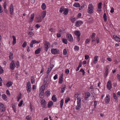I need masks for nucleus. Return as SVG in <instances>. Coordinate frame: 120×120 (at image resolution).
I'll use <instances>...</instances> for the list:
<instances>
[{"label": "nucleus", "instance_id": "1", "mask_svg": "<svg viewBox=\"0 0 120 120\" xmlns=\"http://www.w3.org/2000/svg\"><path fill=\"white\" fill-rule=\"evenodd\" d=\"M94 7L92 4H89L87 9L88 12L89 14H92L94 12Z\"/></svg>", "mask_w": 120, "mask_h": 120}, {"label": "nucleus", "instance_id": "2", "mask_svg": "<svg viewBox=\"0 0 120 120\" xmlns=\"http://www.w3.org/2000/svg\"><path fill=\"white\" fill-rule=\"evenodd\" d=\"M66 37L67 39L69 41L72 42L73 39L71 35L70 34H66Z\"/></svg>", "mask_w": 120, "mask_h": 120}, {"label": "nucleus", "instance_id": "3", "mask_svg": "<svg viewBox=\"0 0 120 120\" xmlns=\"http://www.w3.org/2000/svg\"><path fill=\"white\" fill-rule=\"evenodd\" d=\"M14 61H12L10 64V68L11 69L13 70L16 67Z\"/></svg>", "mask_w": 120, "mask_h": 120}, {"label": "nucleus", "instance_id": "4", "mask_svg": "<svg viewBox=\"0 0 120 120\" xmlns=\"http://www.w3.org/2000/svg\"><path fill=\"white\" fill-rule=\"evenodd\" d=\"M50 46V45L49 42L46 41L44 47L45 48V50L46 51H47L49 48Z\"/></svg>", "mask_w": 120, "mask_h": 120}, {"label": "nucleus", "instance_id": "5", "mask_svg": "<svg viewBox=\"0 0 120 120\" xmlns=\"http://www.w3.org/2000/svg\"><path fill=\"white\" fill-rule=\"evenodd\" d=\"M75 34L78 36V37L77 38V40L78 41H79L80 40V33L79 30H76L74 32Z\"/></svg>", "mask_w": 120, "mask_h": 120}, {"label": "nucleus", "instance_id": "6", "mask_svg": "<svg viewBox=\"0 0 120 120\" xmlns=\"http://www.w3.org/2000/svg\"><path fill=\"white\" fill-rule=\"evenodd\" d=\"M59 51V50L57 49H52L51 50V53L53 54L58 53Z\"/></svg>", "mask_w": 120, "mask_h": 120}, {"label": "nucleus", "instance_id": "7", "mask_svg": "<svg viewBox=\"0 0 120 120\" xmlns=\"http://www.w3.org/2000/svg\"><path fill=\"white\" fill-rule=\"evenodd\" d=\"M107 86L108 89L109 90H110L112 88V85L111 83V81L109 80L108 81L107 83Z\"/></svg>", "mask_w": 120, "mask_h": 120}, {"label": "nucleus", "instance_id": "8", "mask_svg": "<svg viewBox=\"0 0 120 120\" xmlns=\"http://www.w3.org/2000/svg\"><path fill=\"white\" fill-rule=\"evenodd\" d=\"M35 21L37 22H41L42 21V19L41 16L39 15L38 17H37L35 19Z\"/></svg>", "mask_w": 120, "mask_h": 120}, {"label": "nucleus", "instance_id": "9", "mask_svg": "<svg viewBox=\"0 0 120 120\" xmlns=\"http://www.w3.org/2000/svg\"><path fill=\"white\" fill-rule=\"evenodd\" d=\"M110 96L109 95H107L105 98V102L107 103H108L110 101Z\"/></svg>", "mask_w": 120, "mask_h": 120}, {"label": "nucleus", "instance_id": "10", "mask_svg": "<svg viewBox=\"0 0 120 120\" xmlns=\"http://www.w3.org/2000/svg\"><path fill=\"white\" fill-rule=\"evenodd\" d=\"M41 105L43 108H45L46 106V105L47 103L45 100H44L43 101L42 100H41Z\"/></svg>", "mask_w": 120, "mask_h": 120}, {"label": "nucleus", "instance_id": "11", "mask_svg": "<svg viewBox=\"0 0 120 120\" xmlns=\"http://www.w3.org/2000/svg\"><path fill=\"white\" fill-rule=\"evenodd\" d=\"M83 22L81 21H78L76 23V26L77 27L79 26Z\"/></svg>", "mask_w": 120, "mask_h": 120}, {"label": "nucleus", "instance_id": "12", "mask_svg": "<svg viewBox=\"0 0 120 120\" xmlns=\"http://www.w3.org/2000/svg\"><path fill=\"white\" fill-rule=\"evenodd\" d=\"M0 109L2 110V112H4L5 110V107L4 105L0 103Z\"/></svg>", "mask_w": 120, "mask_h": 120}, {"label": "nucleus", "instance_id": "13", "mask_svg": "<svg viewBox=\"0 0 120 120\" xmlns=\"http://www.w3.org/2000/svg\"><path fill=\"white\" fill-rule=\"evenodd\" d=\"M54 66V65H50V66L49 67V68L48 69V70L47 72V74H48L50 73Z\"/></svg>", "mask_w": 120, "mask_h": 120}, {"label": "nucleus", "instance_id": "14", "mask_svg": "<svg viewBox=\"0 0 120 120\" xmlns=\"http://www.w3.org/2000/svg\"><path fill=\"white\" fill-rule=\"evenodd\" d=\"M34 13L32 14L31 15V17L30 19H29V22H32L34 19Z\"/></svg>", "mask_w": 120, "mask_h": 120}, {"label": "nucleus", "instance_id": "15", "mask_svg": "<svg viewBox=\"0 0 120 120\" xmlns=\"http://www.w3.org/2000/svg\"><path fill=\"white\" fill-rule=\"evenodd\" d=\"M113 38L116 41L120 42V38L116 35L113 36Z\"/></svg>", "mask_w": 120, "mask_h": 120}, {"label": "nucleus", "instance_id": "16", "mask_svg": "<svg viewBox=\"0 0 120 120\" xmlns=\"http://www.w3.org/2000/svg\"><path fill=\"white\" fill-rule=\"evenodd\" d=\"M44 85L42 86V87H44L45 88V86L47 84V82L48 81V80L47 79H44Z\"/></svg>", "mask_w": 120, "mask_h": 120}, {"label": "nucleus", "instance_id": "17", "mask_svg": "<svg viewBox=\"0 0 120 120\" xmlns=\"http://www.w3.org/2000/svg\"><path fill=\"white\" fill-rule=\"evenodd\" d=\"M81 103H77V105L76 106V109L77 110H78L80 109L81 107Z\"/></svg>", "mask_w": 120, "mask_h": 120}, {"label": "nucleus", "instance_id": "18", "mask_svg": "<svg viewBox=\"0 0 120 120\" xmlns=\"http://www.w3.org/2000/svg\"><path fill=\"white\" fill-rule=\"evenodd\" d=\"M45 88L44 87L41 88L40 89V94H44V90Z\"/></svg>", "mask_w": 120, "mask_h": 120}, {"label": "nucleus", "instance_id": "19", "mask_svg": "<svg viewBox=\"0 0 120 120\" xmlns=\"http://www.w3.org/2000/svg\"><path fill=\"white\" fill-rule=\"evenodd\" d=\"M10 11L11 12V14H12V13L13 12V6L12 4H11L10 7Z\"/></svg>", "mask_w": 120, "mask_h": 120}, {"label": "nucleus", "instance_id": "20", "mask_svg": "<svg viewBox=\"0 0 120 120\" xmlns=\"http://www.w3.org/2000/svg\"><path fill=\"white\" fill-rule=\"evenodd\" d=\"M13 40L12 41V44L13 45H15L16 43V38L14 36H12Z\"/></svg>", "mask_w": 120, "mask_h": 120}, {"label": "nucleus", "instance_id": "21", "mask_svg": "<svg viewBox=\"0 0 120 120\" xmlns=\"http://www.w3.org/2000/svg\"><path fill=\"white\" fill-rule=\"evenodd\" d=\"M12 83L11 82L9 81L7 83L6 86L8 87H9L12 85Z\"/></svg>", "mask_w": 120, "mask_h": 120}, {"label": "nucleus", "instance_id": "22", "mask_svg": "<svg viewBox=\"0 0 120 120\" xmlns=\"http://www.w3.org/2000/svg\"><path fill=\"white\" fill-rule=\"evenodd\" d=\"M90 94L89 92L86 93L85 95V99H87L90 96Z\"/></svg>", "mask_w": 120, "mask_h": 120}, {"label": "nucleus", "instance_id": "23", "mask_svg": "<svg viewBox=\"0 0 120 120\" xmlns=\"http://www.w3.org/2000/svg\"><path fill=\"white\" fill-rule=\"evenodd\" d=\"M68 8H65L63 13L64 15H66L68 14Z\"/></svg>", "mask_w": 120, "mask_h": 120}, {"label": "nucleus", "instance_id": "24", "mask_svg": "<svg viewBox=\"0 0 120 120\" xmlns=\"http://www.w3.org/2000/svg\"><path fill=\"white\" fill-rule=\"evenodd\" d=\"M31 42L34 44L35 43L38 44L40 42V41H37L36 40H33Z\"/></svg>", "mask_w": 120, "mask_h": 120}, {"label": "nucleus", "instance_id": "25", "mask_svg": "<svg viewBox=\"0 0 120 120\" xmlns=\"http://www.w3.org/2000/svg\"><path fill=\"white\" fill-rule=\"evenodd\" d=\"M52 99L53 101L54 102H56L57 100V98L55 97V95H54L52 97Z\"/></svg>", "mask_w": 120, "mask_h": 120}, {"label": "nucleus", "instance_id": "26", "mask_svg": "<svg viewBox=\"0 0 120 120\" xmlns=\"http://www.w3.org/2000/svg\"><path fill=\"white\" fill-rule=\"evenodd\" d=\"M53 104V102L51 101L49 102L48 103V107L49 108Z\"/></svg>", "mask_w": 120, "mask_h": 120}, {"label": "nucleus", "instance_id": "27", "mask_svg": "<svg viewBox=\"0 0 120 120\" xmlns=\"http://www.w3.org/2000/svg\"><path fill=\"white\" fill-rule=\"evenodd\" d=\"M63 82V76H61L59 78V82L60 84L62 83Z\"/></svg>", "mask_w": 120, "mask_h": 120}, {"label": "nucleus", "instance_id": "28", "mask_svg": "<svg viewBox=\"0 0 120 120\" xmlns=\"http://www.w3.org/2000/svg\"><path fill=\"white\" fill-rule=\"evenodd\" d=\"M64 103V99H62L60 101V107L62 108L63 106Z\"/></svg>", "mask_w": 120, "mask_h": 120}, {"label": "nucleus", "instance_id": "29", "mask_svg": "<svg viewBox=\"0 0 120 120\" xmlns=\"http://www.w3.org/2000/svg\"><path fill=\"white\" fill-rule=\"evenodd\" d=\"M73 6L76 7H79L80 5L79 3H76L73 5Z\"/></svg>", "mask_w": 120, "mask_h": 120}, {"label": "nucleus", "instance_id": "30", "mask_svg": "<svg viewBox=\"0 0 120 120\" xmlns=\"http://www.w3.org/2000/svg\"><path fill=\"white\" fill-rule=\"evenodd\" d=\"M103 18L104 21L105 22L106 21H107V16L105 13H104L103 16Z\"/></svg>", "mask_w": 120, "mask_h": 120}, {"label": "nucleus", "instance_id": "31", "mask_svg": "<svg viewBox=\"0 0 120 120\" xmlns=\"http://www.w3.org/2000/svg\"><path fill=\"white\" fill-rule=\"evenodd\" d=\"M41 8L43 10L45 9L46 8V6L45 3L42 4L41 6Z\"/></svg>", "mask_w": 120, "mask_h": 120}, {"label": "nucleus", "instance_id": "32", "mask_svg": "<svg viewBox=\"0 0 120 120\" xmlns=\"http://www.w3.org/2000/svg\"><path fill=\"white\" fill-rule=\"evenodd\" d=\"M41 49L39 48L35 51V54H38L41 51Z\"/></svg>", "mask_w": 120, "mask_h": 120}, {"label": "nucleus", "instance_id": "33", "mask_svg": "<svg viewBox=\"0 0 120 120\" xmlns=\"http://www.w3.org/2000/svg\"><path fill=\"white\" fill-rule=\"evenodd\" d=\"M46 15V11H44L42 12V16L43 18H44L45 17Z\"/></svg>", "mask_w": 120, "mask_h": 120}, {"label": "nucleus", "instance_id": "34", "mask_svg": "<svg viewBox=\"0 0 120 120\" xmlns=\"http://www.w3.org/2000/svg\"><path fill=\"white\" fill-rule=\"evenodd\" d=\"M98 57V56H96L94 58V60L93 61V62L95 64L96 63V62L97 61V58Z\"/></svg>", "mask_w": 120, "mask_h": 120}, {"label": "nucleus", "instance_id": "35", "mask_svg": "<svg viewBox=\"0 0 120 120\" xmlns=\"http://www.w3.org/2000/svg\"><path fill=\"white\" fill-rule=\"evenodd\" d=\"M31 87V83L30 82H27L26 84V88Z\"/></svg>", "mask_w": 120, "mask_h": 120}, {"label": "nucleus", "instance_id": "36", "mask_svg": "<svg viewBox=\"0 0 120 120\" xmlns=\"http://www.w3.org/2000/svg\"><path fill=\"white\" fill-rule=\"evenodd\" d=\"M62 41L65 44H67V40L63 38L62 39Z\"/></svg>", "mask_w": 120, "mask_h": 120}, {"label": "nucleus", "instance_id": "37", "mask_svg": "<svg viewBox=\"0 0 120 120\" xmlns=\"http://www.w3.org/2000/svg\"><path fill=\"white\" fill-rule=\"evenodd\" d=\"M60 13H62L64 11V9L65 8H64L63 7H62L61 8H60Z\"/></svg>", "mask_w": 120, "mask_h": 120}, {"label": "nucleus", "instance_id": "38", "mask_svg": "<svg viewBox=\"0 0 120 120\" xmlns=\"http://www.w3.org/2000/svg\"><path fill=\"white\" fill-rule=\"evenodd\" d=\"M77 103H81V99L80 97L77 98Z\"/></svg>", "mask_w": 120, "mask_h": 120}, {"label": "nucleus", "instance_id": "39", "mask_svg": "<svg viewBox=\"0 0 120 120\" xmlns=\"http://www.w3.org/2000/svg\"><path fill=\"white\" fill-rule=\"evenodd\" d=\"M26 88L28 92L29 93H30L31 91V87H29Z\"/></svg>", "mask_w": 120, "mask_h": 120}, {"label": "nucleus", "instance_id": "40", "mask_svg": "<svg viewBox=\"0 0 120 120\" xmlns=\"http://www.w3.org/2000/svg\"><path fill=\"white\" fill-rule=\"evenodd\" d=\"M108 74V69H107L105 71V77H106V76Z\"/></svg>", "mask_w": 120, "mask_h": 120}, {"label": "nucleus", "instance_id": "41", "mask_svg": "<svg viewBox=\"0 0 120 120\" xmlns=\"http://www.w3.org/2000/svg\"><path fill=\"white\" fill-rule=\"evenodd\" d=\"M4 70L1 66H0V74H2Z\"/></svg>", "mask_w": 120, "mask_h": 120}, {"label": "nucleus", "instance_id": "42", "mask_svg": "<svg viewBox=\"0 0 120 120\" xmlns=\"http://www.w3.org/2000/svg\"><path fill=\"white\" fill-rule=\"evenodd\" d=\"M67 53V51L66 49H64L63 51V54L64 55H66Z\"/></svg>", "mask_w": 120, "mask_h": 120}, {"label": "nucleus", "instance_id": "43", "mask_svg": "<svg viewBox=\"0 0 120 120\" xmlns=\"http://www.w3.org/2000/svg\"><path fill=\"white\" fill-rule=\"evenodd\" d=\"M39 96L41 98H43L44 97V94H39Z\"/></svg>", "mask_w": 120, "mask_h": 120}, {"label": "nucleus", "instance_id": "44", "mask_svg": "<svg viewBox=\"0 0 120 120\" xmlns=\"http://www.w3.org/2000/svg\"><path fill=\"white\" fill-rule=\"evenodd\" d=\"M13 54L11 52L9 54V57L11 59L13 58Z\"/></svg>", "mask_w": 120, "mask_h": 120}, {"label": "nucleus", "instance_id": "45", "mask_svg": "<svg viewBox=\"0 0 120 120\" xmlns=\"http://www.w3.org/2000/svg\"><path fill=\"white\" fill-rule=\"evenodd\" d=\"M26 118L27 120H31V118L29 116H27L26 117Z\"/></svg>", "mask_w": 120, "mask_h": 120}, {"label": "nucleus", "instance_id": "46", "mask_svg": "<svg viewBox=\"0 0 120 120\" xmlns=\"http://www.w3.org/2000/svg\"><path fill=\"white\" fill-rule=\"evenodd\" d=\"M2 98L4 99H5L7 98L6 95L5 94H3L2 95Z\"/></svg>", "mask_w": 120, "mask_h": 120}, {"label": "nucleus", "instance_id": "47", "mask_svg": "<svg viewBox=\"0 0 120 120\" xmlns=\"http://www.w3.org/2000/svg\"><path fill=\"white\" fill-rule=\"evenodd\" d=\"M102 3H99L98 4V8L99 9H101V8Z\"/></svg>", "mask_w": 120, "mask_h": 120}, {"label": "nucleus", "instance_id": "48", "mask_svg": "<svg viewBox=\"0 0 120 120\" xmlns=\"http://www.w3.org/2000/svg\"><path fill=\"white\" fill-rule=\"evenodd\" d=\"M27 45V43L26 41H25L23 43L22 45V46L23 47H26Z\"/></svg>", "mask_w": 120, "mask_h": 120}, {"label": "nucleus", "instance_id": "49", "mask_svg": "<svg viewBox=\"0 0 120 120\" xmlns=\"http://www.w3.org/2000/svg\"><path fill=\"white\" fill-rule=\"evenodd\" d=\"M45 93L47 96H49L50 94V92L48 90H47L46 91Z\"/></svg>", "mask_w": 120, "mask_h": 120}, {"label": "nucleus", "instance_id": "50", "mask_svg": "<svg viewBox=\"0 0 120 120\" xmlns=\"http://www.w3.org/2000/svg\"><path fill=\"white\" fill-rule=\"evenodd\" d=\"M23 101L21 100L20 102V103L18 105L20 107L22 106L23 104Z\"/></svg>", "mask_w": 120, "mask_h": 120}, {"label": "nucleus", "instance_id": "51", "mask_svg": "<svg viewBox=\"0 0 120 120\" xmlns=\"http://www.w3.org/2000/svg\"><path fill=\"white\" fill-rule=\"evenodd\" d=\"M28 34L30 36H33L34 35V34L32 32H29Z\"/></svg>", "mask_w": 120, "mask_h": 120}, {"label": "nucleus", "instance_id": "52", "mask_svg": "<svg viewBox=\"0 0 120 120\" xmlns=\"http://www.w3.org/2000/svg\"><path fill=\"white\" fill-rule=\"evenodd\" d=\"M74 49L75 50H78L79 49V47L76 46H75Z\"/></svg>", "mask_w": 120, "mask_h": 120}, {"label": "nucleus", "instance_id": "53", "mask_svg": "<svg viewBox=\"0 0 120 120\" xmlns=\"http://www.w3.org/2000/svg\"><path fill=\"white\" fill-rule=\"evenodd\" d=\"M114 11V9L113 8L111 7V10L110 11L111 13H113Z\"/></svg>", "mask_w": 120, "mask_h": 120}, {"label": "nucleus", "instance_id": "54", "mask_svg": "<svg viewBox=\"0 0 120 120\" xmlns=\"http://www.w3.org/2000/svg\"><path fill=\"white\" fill-rule=\"evenodd\" d=\"M2 80L1 77H0V86H2Z\"/></svg>", "mask_w": 120, "mask_h": 120}, {"label": "nucleus", "instance_id": "55", "mask_svg": "<svg viewBox=\"0 0 120 120\" xmlns=\"http://www.w3.org/2000/svg\"><path fill=\"white\" fill-rule=\"evenodd\" d=\"M58 78V75L56 74L55 75V76L53 77V79L54 80H56Z\"/></svg>", "mask_w": 120, "mask_h": 120}, {"label": "nucleus", "instance_id": "56", "mask_svg": "<svg viewBox=\"0 0 120 120\" xmlns=\"http://www.w3.org/2000/svg\"><path fill=\"white\" fill-rule=\"evenodd\" d=\"M70 100V98H68L66 99L65 100V103H66L68 102Z\"/></svg>", "mask_w": 120, "mask_h": 120}, {"label": "nucleus", "instance_id": "57", "mask_svg": "<svg viewBox=\"0 0 120 120\" xmlns=\"http://www.w3.org/2000/svg\"><path fill=\"white\" fill-rule=\"evenodd\" d=\"M69 70L68 69H66L65 71V73L67 74H68L69 73Z\"/></svg>", "mask_w": 120, "mask_h": 120}, {"label": "nucleus", "instance_id": "58", "mask_svg": "<svg viewBox=\"0 0 120 120\" xmlns=\"http://www.w3.org/2000/svg\"><path fill=\"white\" fill-rule=\"evenodd\" d=\"M94 108H95L96 107V106L97 104V101H94Z\"/></svg>", "mask_w": 120, "mask_h": 120}, {"label": "nucleus", "instance_id": "59", "mask_svg": "<svg viewBox=\"0 0 120 120\" xmlns=\"http://www.w3.org/2000/svg\"><path fill=\"white\" fill-rule=\"evenodd\" d=\"M61 34L60 33H58L57 34V36L58 38H60L61 36Z\"/></svg>", "mask_w": 120, "mask_h": 120}, {"label": "nucleus", "instance_id": "60", "mask_svg": "<svg viewBox=\"0 0 120 120\" xmlns=\"http://www.w3.org/2000/svg\"><path fill=\"white\" fill-rule=\"evenodd\" d=\"M95 33H93L92 34V36L91 37V38L92 39H93L94 37H95Z\"/></svg>", "mask_w": 120, "mask_h": 120}, {"label": "nucleus", "instance_id": "61", "mask_svg": "<svg viewBox=\"0 0 120 120\" xmlns=\"http://www.w3.org/2000/svg\"><path fill=\"white\" fill-rule=\"evenodd\" d=\"M49 31H50L51 32H53L54 30L53 28H50L49 29Z\"/></svg>", "mask_w": 120, "mask_h": 120}, {"label": "nucleus", "instance_id": "62", "mask_svg": "<svg viewBox=\"0 0 120 120\" xmlns=\"http://www.w3.org/2000/svg\"><path fill=\"white\" fill-rule=\"evenodd\" d=\"M6 4H6V2H5L4 3V6H3L4 8V9H6Z\"/></svg>", "mask_w": 120, "mask_h": 120}, {"label": "nucleus", "instance_id": "63", "mask_svg": "<svg viewBox=\"0 0 120 120\" xmlns=\"http://www.w3.org/2000/svg\"><path fill=\"white\" fill-rule=\"evenodd\" d=\"M75 20L76 19L75 18H72L71 19V21L73 23L75 21Z\"/></svg>", "mask_w": 120, "mask_h": 120}, {"label": "nucleus", "instance_id": "64", "mask_svg": "<svg viewBox=\"0 0 120 120\" xmlns=\"http://www.w3.org/2000/svg\"><path fill=\"white\" fill-rule=\"evenodd\" d=\"M34 79H31V82L32 84H34Z\"/></svg>", "mask_w": 120, "mask_h": 120}]
</instances>
